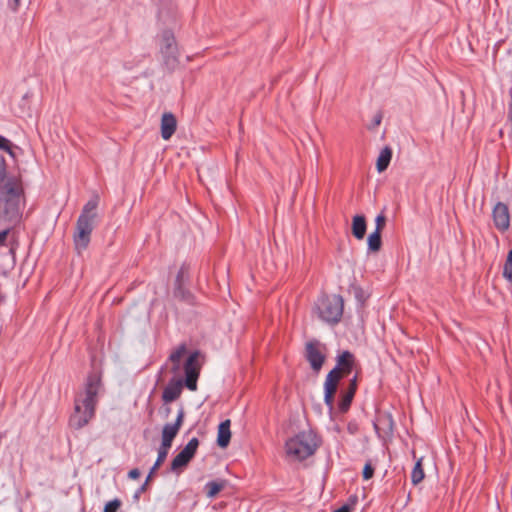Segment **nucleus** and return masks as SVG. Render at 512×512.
<instances>
[{
    "label": "nucleus",
    "instance_id": "nucleus-40",
    "mask_svg": "<svg viewBox=\"0 0 512 512\" xmlns=\"http://www.w3.org/2000/svg\"><path fill=\"white\" fill-rule=\"evenodd\" d=\"M148 482H149V481H147V480H146V481H145V483H144V484H142V485L140 486V488L136 491V493H135V495H134V498H135L136 500H138V498H139V496H140V494H141V493H143V492H145V491H146V488H147Z\"/></svg>",
    "mask_w": 512,
    "mask_h": 512
},
{
    "label": "nucleus",
    "instance_id": "nucleus-39",
    "mask_svg": "<svg viewBox=\"0 0 512 512\" xmlns=\"http://www.w3.org/2000/svg\"><path fill=\"white\" fill-rule=\"evenodd\" d=\"M140 475H141V473L138 468H134V469L130 470L128 473V477L131 479H138L140 477Z\"/></svg>",
    "mask_w": 512,
    "mask_h": 512
},
{
    "label": "nucleus",
    "instance_id": "nucleus-42",
    "mask_svg": "<svg viewBox=\"0 0 512 512\" xmlns=\"http://www.w3.org/2000/svg\"><path fill=\"white\" fill-rule=\"evenodd\" d=\"M180 368V363H173L172 372L177 373Z\"/></svg>",
    "mask_w": 512,
    "mask_h": 512
},
{
    "label": "nucleus",
    "instance_id": "nucleus-35",
    "mask_svg": "<svg viewBox=\"0 0 512 512\" xmlns=\"http://www.w3.org/2000/svg\"><path fill=\"white\" fill-rule=\"evenodd\" d=\"M337 388H338V384L325 380V383H324V392L325 393L335 394L337 391Z\"/></svg>",
    "mask_w": 512,
    "mask_h": 512
},
{
    "label": "nucleus",
    "instance_id": "nucleus-23",
    "mask_svg": "<svg viewBox=\"0 0 512 512\" xmlns=\"http://www.w3.org/2000/svg\"><path fill=\"white\" fill-rule=\"evenodd\" d=\"M353 398L354 397H352L350 393H345L344 391H342L341 398L338 403V410L341 413H346L350 408Z\"/></svg>",
    "mask_w": 512,
    "mask_h": 512
},
{
    "label": "nucleus",
    "instance_id": "nucleus-36",
    "mask_svg": "<svg viewBox=\"0 0 512 512\" xmlns=\"http://www.w3.org/2000/svg\"><path fill=\"white\" fill-rule=\"evenodd\" d=\"M334 396L335 394L325 393L324 392V402L330 411L334 408Z\"/></svg>",
    "mask_w": 512,
    "mask_h": 512
},
{
    "label": "nucleus",
    "instance_id": "nucleus-25",
    "mask_svg": "<svg viewBox=\"0 0 512 512\" xmlns=\"http://www.w3.org/2000/svg\"><path fill=\"white\" fill-rule=\"evenodd\" d=\"M503 276L512 282V250L508 252L504 267H503Z\"/></svg>",
    "mask_w": 512,
    "mask_h": 512
},
{
    "label": "nucleus",
    "instance_id": "nucleus-2",
    "mask_svg": "<svg viewBox=\"0 0 512 512\" xmlns=\"http://www.w3.org/2000/svg\"><path fill=\"white\" fill-rule=\"evenodd\" d=\"M199 351H194L189 355L185 364H184V372H185V380L181 379H171L167 386L164 388L162 393V400L165 403H170L177 400L181 393L183 385L187 387L190 391L197 390V380L200 374L201 365L199 363Z\"/></svg>",
    "mask_w": 512,
    "mask_h": 512
},
{
    "label": "nucleus",
    "instance_id": "nucleus-10",
    "mask_svg": "<svg viewBox=\"0 0 512 512\" xmlns=\"http://www.w3.org/2000/svg\"><path fill=\"white\" fill-rule=\"evenodd\" d=\"M492 218L495 227L499 231H506L510 226V214L508 206L503 202H498L492 210Z\"/></svg>",
    "mask_w": 512,
    "mask_h": 512
},
{
    "label": "nucleus",
    "instance_id": "nucleus-33",
    "mask_svg": "<svg viewBox=\"0 0 512 512\" xmlns=\"http://www.w3.org/2000/svg\"><path fill=\"white\" fill-rule=\"evenodd\" d=\"M357 390V375H355L351 380L346 390H343L345 393H350L352 397H354Z\"/></svg>",
    "mask_w": 512,
    "mask_h": 512
},
{
    "label": "nucleus",
    "instance_id": "nucleus-15",
    "mask_svg": "<svg viewBox=\"0 0 512 512\" xmlns=\"http://www.w3.org/2000/svg\"><path fill=\"white\" fill-rule=\"evenodd\" d=\"M366 219L363 215H356L352 220V234L358 239L362 240L366 234Z\"/></svg>",
    "mask_w": 512,
    "mask_h": 512
},
{
    "label": "nucleus",
    "instance_id": "nucleus-19",
    "mask_svg": "<svg viewBox=\"0 0 512 512\" xmlns=\"http://www.w3.org/2000/svg\"><path fill=\"white\" fill-rule=\"evenodd\" d=\"M168 448L160 446L158 449V456L156 459V462L154 463L153 467L150 469V472L147 476V481H150L153 474L156 472V470L161 466V464L165 461L167 455H168Z\"/></svg>",
    "mask_w": 512,
    "mask_h": 512
},
{
    "label": "nucleus",
    "instance_id": "nucleus-31",
    "mask_svg": "<svg viewBox=\"0 0 512 512\" xmlns=\"http://www.w3.org/2000/svg\"><path fill=\"white\" fill-rule=\"evenodd\" d=\"M374 475V467L372 466V463L371 461H367V463L365 464L364 468H363V478L365 480H369L373 477Z\"/></svg>",
    "mask_w": 512,
    "mask_h": 512
},
{
    "label": "nucleus",
    "instance_id": "nucleus-30",
    "mask_svg": "<svg viewBox=\"0 0 512 512\" xmlns=\"http://www.w3.org/2000/svg\"><path fill=\"white\" fill-rule=\"evenodd\" d=\"M121 501L119 499H114L106 503L103 512H117V510L121 507Z\"/></svg>",
    "mask_w": 512,
    "mask_h": 512
},
{
    "label": "nucleus",
    "instance_id": "nucleus-13",
    "mask_svg": "<svg viewBox=\"0 0 512 512\" xmlns=\"http://www.w3.org/2000/svg\"><path fill=\"white\" fill-rule=\"evenodd\" d=\"M336 368L340 369V372L347 376L349 375L355 365V357L350 351H343L336 358Z\"/></svg>",
    "mask_w": 512,
    "mask_h": 512
},
{
    "label": "nucleus",
    "instance_id": "nucleus-34",
    "mask_svg": "<svg viewBox=\"0 0 512 512\" xmlns=\"http://www.w3.org/2000/svg\"><path fill=\"white\" fill-rule=\"evenodd\" d=\"M382 118H383L382 112L378 111V112L374 115L373 120H372V123L368 126V129H369V130H373V129H375L376 127H378V126L381 124Z\"/></svg>",
    "mask_w": 512,
    "mask_h": 512
},
{
    "label": "nucleus",
    "instance_id": "nucleus-22",
    "mask_svg": "<svg viewBox=\"0 0 512 512\" xmlns=\"http://www.w3.org/2000/svg\"><path fill=\"white\" fill-rule=\"evenodd\" d=\"M198 446H199V440L196 437H194V438L190 439V441L181 450V452H183L188 458H190L192 460L196 454Z\"/></svg>",
    "mask_w": 512,
    "mask_h": 512
},
{
    "label": "nucleus",
    "instance_id": "nucleus-18",
    "mask_svg": "<svg viewBox=\"0 0 512 512\" xmlns=\"http://www.w3.org/2000/svg\"><path fill=\"white\" fill-rule=\"evenodd\" d=\"M226 481H210L205 485L206 495L209 498H214L224 487Z\"/></svg>",
    "mask_w": 512,
    "mask_h": 512
},
{
    "label": "nucleus",
    "instance_id": "nucleus-8",
    "mask_svg": "<svg viewBox=\"0 0 512 512\" xmlns=\"http://www.w3.org/2000/svg\"><path fill=\"white\" fill-rule=\"evenodd\" d=\"M184 416H185L184 410H183V408H181L178 412L176 421L173 424L167 423L164 425V427L162 429V441H161L160 446L168 448V449L171 448L172 442L182 426Z\"/></svg>",
    "mask_w": 512,
    "mask_h": 512
},
{
    "label": "nucleus",
    "instance_id": "nucleus-4",
    "mask_svg": "<svg viewBox=\"0 0 512 512\" xmlns=\"http://www.w3.org/2000/svg\"><path fill=\"white\" fill-rule=\"evenodd\" d=\"M98 198L90 199L83 207L80 216L77 219L73 242L78 254L85 251L90 243L91 234L94 229V223L97 218Z\"/></svg>",
    "mask_w": 512,
    "mask_h": 512
},
{
    "label": "nucleus",
    "instance_id": "nucleus-5",
    "mask_svg": "<svg viewBox=\"0 0 512 512\" xmlns=\"http://www.w3.org/2000/svg\"><path fill=\"white\" fill-rule=\"evenodd\" d=\"M286 453L294 460H304L313 455L318 447V440L312 431H302L289 439L286 444Z\"/></svg>",
    "mask_w": 512,
    "mask_h": 512
},
{
    "label": "nucleus",
    "instance_id": "nucleus-6",
    "mask_svg": "<svg viewBox=\"0 0 512 512\" xmlns=\"http://www.w3.org/2000/svg\"><path fill=\"white\" fill-rule=\"evenodd\" d=\"M316 308L323 321L336 324L343 315L344 300L340 295H324L318 300Z\"/></svg>",
    "mask_w": 512,
    "mask_h": 512
},
{
    "label": "nucleus",
    "instance_id": "nucleus-3",
    "mask_svg": "<svg viewBox=\"0 0 512 512\" xmlns=\"http://www.w3.org/2000/svg\"><path fill=\"white\" fill-rule=\"evenodd\" d=\"M3 190L5 214L9 218H15L20 213V200L24 194L22 179L20 176L6 177V162L0 155V191Z\"/></svg>",
    "mask_w": 512,
    "mask_h": 512
},
{
    "label": "nucleus",
    "instance_id": "nucleus-17",
    "mask_svg": "<svg viewBox=\"0 0 512 512\" xmlns=\"http://www.w3.org/2000/svg\"><path fill=\"white\" fill-rule=\"evenodd\" d=\"M191 461L183 452H179L171 462V470L173 472H179L181 469L186 467Z\"/></svg>",
    "mask_w": 512,
    "mask_h": 512
},
{
    "label": "nucleus",
    "instance_id": "nucleus-12",
    "mask_svg": "<svg viewBox=\"0 0 512 512\" xmlns=\"http://www.w3.org/2000/svg\"><path fill=\"white\" fill-rule=\"evenodd\" d=\"M177 129V120L171 112H165L161 118V137L169 140Z\"/></svg>",
    "mask_w": 512,
    "mask_h": 512
},
{
    "label": "nucleus",
    "instance_id": "nucleus-37",
    "mask_svg": "<svg viewBox=\"0 0 512 512\" xmlns=\"http://www.w3.org/2000/svg\"><path fill=\"white\" fill-rule=\"evenodd\" d=\"M7 5L12 12L16 13L21 5V0H8Z\"/></svg>",
    "mask_w": 512,
    "mask_h": 512
},
{
    "label": "nucleus",
    "instance_id": "nucleus-16",
    "mask_svg": "<svg viewBox=\"0 0 512 512\" xmlns=\"http://www.w3.org/2000/svg\"><path fill=\"white\" fill-rule=\"evenodd\" d=\"M392 158V149L388 146L384 147L377 159L376 167L378 172H383L389 166V163Z\"/></svg>",
    "mask_w": 512,
    "mask_h": 512
},
{
    "label": "nucleus",
    "instance_id": "nucleus-20",
    "mask_svg": "<svg viewBox=\"0 0 512 512\" xmlns=\"http://www.w3.org/2000/svg\"><path fill=\"white\" fill-rule=\"evenodd\" d=\"M381 232L374 231L368 237V249L371 252H378L381 249Z\"/></svg>",
    "mask_w": 512,
    "mask_h": 512
},
{
    "label": "nucleus",
    "instance_id": "nucleus-24",
    "mask_svg": "<svg viewBox=\"0 0 512 512\" xmlns=\"http://www.w3.org/2000/svg\"><path fill=\"white\" fill-rule=\"evenodd\" d=\"M189 278V266L187 264H182L180 267L176 279H175V285H184L185 282Z\"/></svg>",
    "mask_w": 512,
    "mask_h": 512
},
{
    "label": "nucleus",
    "instance_id": "nucleus-7",
    "mask_svg": "<svg viewBox=\"0 0 512 512\" xmlns=\"http://www.w3.org/2000/svg\"><path fill=\"white\" fill-rule=\"evenodd\" d=\"M160 51L163 56L165 66L168 69H174L178 65V49L172 32H163Z\"/></svg>",
    "mask_w": 512,
    "mask_h": 512
},
{
    "label": "nucleus",
    "instance_id": "nucleus-38",
    "mask_svg": "<svg viewBox=\"0 0 512 512\" xmlns=\"http://www.w3.org/2000/svg\"><path fill=\"white\" fill-rule=\"evenodd\" d=\"M9 232H10L9 229H5V230L0 232V246H4L5 245Z\"/></svg>",
    "mask_w": 512,
    "mask_h": 512
},
{
    "label": "nucleus",
    "instance_id": "nucleus-43",
    "mask_svg": "<svg viewBox=\"0 0 512 512\" xmlns=\"http://www.w3.org/2000/svg\"><path fill=\"white\" fill-rule=\"evenodd\" d=\"M165 413H166V415H168L170 413V408L169 407H166Z\"/></svg>",
    "mask_w": 512,
    "mask_h": 512
},
{
    "label": "nucleus",
    "instance_id": "nucleus-1",
    "mask_svg": "<svg viewBox=\"0 0 512 512\" xmlns=\"http://www.w3.org/2000/svg\"><path fill=\"white\" fill-rule=\"evenodd\" d=\"M100 387V376L96 373L89 374L84 391L79 392L75 398L74 413L69 420L71 427L81 429L94 417Z\"/></svg>",
    "mask_w": 512,
    "mask_h": 512
},
{
    "label": "nucleus",
    "instance_id": "nucleus-9",
    "mask_svg": "<svg viewBox=\"0 0 512 512\" xmlns=\"http://www.w3.org/2000/svg\"><path fill=\"white\" fill-rule=\"evenodd\" d=\"M318 341H310L305 347V356L315 372H319L325 362V355L320 349Z\"/></svg>",
    "mask_w": 512,
    "mask_h": 512
},
{
    "label": "nucleus",
    "instance_id": "nucleus-14",
    "mask_svg": "<svg viewBox=\"0 0 512 512\" xmlns=\"http://www.w3.org/2000/svg\"><path fill=\"white\" fill-rule=\"evenodd\" d=\"M231 421L229 419L221 422L218 426L217 445L221 448H226L231 439Z\"/></svg>",
    "mask_w": 512,
    "mask_h": 512
},
{
    "label": "nucleus",
    "instance_id": "nucleus-28",
    "mask_svg": "<svg viewBox=\"0 0 512 512\" xmlns=\"http://www.w3.org/2000/svg\"><path fill=\"white\" fill-rule=\"evenodd\" d=\"M344 377V375L340 372L339 368L334 367L327 375L326 381H330L332 383L338 384L340 379Z\"/></svg>",
    "mask_w": 512,
    "mask_h": 512
},
{
    "label": "nucleus",
    "instance_id": "nucleus-27",
    "mask_svg": "<svg viewBox=\"0 0 512 512\" xmlns=\"http://www.w3.org/2000/svg\"><path fill=\"white\" fill-rule=\"evenodd\" d=\"M186 353V345L181 344L175 351H173L170 356L169 360L172 363H180L181 358Z\"/></svg>",
    "mask_w": 512,
    "mask_h": 512
},
{
    "label": "nucleus",
    "instance_id": "nucleus-21",
    "mask_svg": "<svg viewBox=\"0 0 512 512\" xmlns=\"http://www.w3.org/2000/svg\"><path fill=\"white\" fill-rule=\"evenodd\" d=\"M424 471L422 468V458H420L411 473V481L414 485L419 484L424 479Z\"/></svg>",
    "mask_w": 512,
    "mask_h": 512
},
{
    "label": "nucleus",
    "instance_id": "nucleus-11",
    "mask_svg": "<svg viewBox=\"0 0 512 512\" xmlns=\"http://www.w3.org/2000/svg\"><path fill=\"white\" fill-rule=\"evenodd\" d=\"M373 425L379 437L389 436L393 433L394 421L390 414L379 415Z\"/></svg>",
    "mask_w": 512,
    "mask_h": 512
},
{
    "label": "nucleus",
    "instance_id": "nucleus-29",
    "mask_svg": "<svg viewBox=\"0 0 512 512\" xmlns=\"http://www.w3.org/2000/svg\"><path fill=\"white\" fill-rule=\"evenodd\" d=\"M0 149L8 152L13 158H15V154L12 150L11 142L1 135H0Z\"/></svg>",
    "mask_w": 512,
    "mask_h": 512
},
{
    "label": "nucleus",
    "instance_id": "nucleus-26",
    "mask_svg": "<svg viewBox=\"0 0 512 512\" xmlns=\"http://www.w3.org/2000/svg\"><path fill=\"white\" fill-rule=\"evenodd\" d=\"M174 296L185 301H190L192 297L190 292L184 288V285H175Z\"/></svg>",
    "mask_w": 512,
    "mask_h": 512
},
{
    "label": "nucleus",
    "instance_id": "nucleus-32",
    "mask_svg": "<svg viewBox=\"0 0 512 512\" xmlns=\"http://www.w3.org/2000/svg\"><path fill=\"white\" fill-rule=\"evenodd\" d=\"M375 222H376V227H375L374 231L382 232V230H383V228L385 227V224H386V217H385V215L383 213L379 214L376 217Z\"/></svg>",
    "mask_w": 512,
    "mask_h": 512
},
{
    "label": "nucleus",
    "instance_id": "nucleus-41",
    "mask_svg": "<svg viewBox=\"0 0 512 512\" xmlns=\"http://www.w3.org/2000/svg\"><path fill=\"white\" fill-rule=\"evenodd\" d=\"M351 508L349 505H343L342 507L338 508L334 512H350Z\"/></svg>",
    "mask_w": 512,
    "mask_h": 512
}]
</instances>
